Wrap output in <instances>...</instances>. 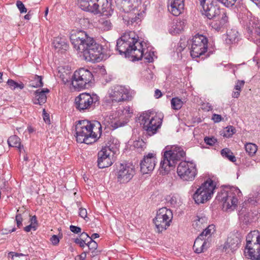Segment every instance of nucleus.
<instances>
[{
  "label": "nucleus",
  "mask_w": 260,
  "mask_h": 260,
  "mask_svg": "<svg viewBox=\"0 0 260 260\" xmlns=\"http://www.w3.org/2000/svg\"><path fill=\"white\" fill-rule=\"evenodd\" d=\"M86 257V252H84L81 253L80 255H77L75 259V260H85V258Z\"/></svg>",
  "instance_id": "bf43d9fd"
},
{
  "label": "nucleus",
  "mask_w": 260,
  "mask_h": 260,
  "mask_svg": "<svg viewBox=\"0 0 260 260\" xmlns=\"http://www.w3.org/2000/svg\"><path fill=\"white\" fill-rule=\"evenodd\" d=\"M238 32L236 29L228 30L225 41L228 44H233L238 41Z\"/></svg>",
  "instance_id": "7c9ffc66"
},
{
  "label": "nucleus",
  "mask_w": 260,
  "mask_h": 260,
  "mask_svg": "<svg viewBox=\"0 0 260 260\" xmlns=\"http://www.w3.org/2000/svg\"><path fill=\"white\" fill-rule=\"evenodd\" d=\"M154 96L157 99L161 97L162 96V93L160 90H159V89H156L155 90Z\"/></svg>",
  "instance_id": "0e129e2a"
},
{
  "label": "nucleus",
  "mask_w": 260,
  "mask_h": 260,
  "mask_svg": "<svg viewBox=\"0 0 260 260\" xmlns=\"http://www.w3.org/2000/svg\"><path fill=\"white\" fill-rule=\"evenodd\" d=\"M185 156V152L179 146H173L171 149L164 152L163 159L160 162V172L162 175L168 174L171 168L175 166L177 161Z\"/></svg>",
  "instance_id": "20e7f679"
},
{
  "label": "nucleus",
  "mask_w": 260,
  "mask_h": 260,
  "mask_svg": "<svg viewBox=\"0 0 260 260\" xmlns=\"http://www.w3.org/2000/svg\"><path fill=\"white\" fill-rule=\"evenodd\" d=\"M60 238H61V237H59L58 236L54 235L50 238V240L53 245H57L59 242Z\"/></svg>",
  "instance_id": "603ef678"
},
{
  "label": "nucleus",
  "mask_w": 260,
  "mask_h": 260,
  "mask_svg": "<svg viewBox=\"0 0 260 260\" xmlns=\"http://www.w3.org/2000/svg\"><path fill=\"white\" fill-rule=\"evenodd\" d=\"M184 0H168V9L173 15L178 16L184 10Z\"/></svg>",
  "instance_id": "412c9836"
},
{
  "label": "nucleus",
  "mask_w": 260,
  "mask_h": 260,
  "mask_svg": "<svg viewBox=\"0 0 260 260\" xmlns=\"http://www.w3.org/2000/svg\"><path fill=\"white\" fill-rule=\"evenodd\" d=\"M34 82L30 84V86L34 87H41L43 86L42 82V78L41 76L35 75L34 76Z\"/></svg>",
  "instance_id": "c03bdc74"
},
{
  "label": "nucleus",
  "mask_w": 260,
  "mask_h": 260,
  "mask_svg": "<svg viewBox=\"0 0 260 260\" xmlns=\"http://www.w3.org/2000/svg\"><path fill=\"white\" fill-rule=\"evenodd\" d=\"M177 173L181 179L192 181L197 174L196 166L191 161H181L178 166Z\"/></svg>",
  "instance_id": "4468645a"
},
{
  "label": "nucleus",
  "mask_w": 260,
  "mask_h": 260,
  "mask_svg": "<svg viewBox=\"0 0 260 260\" xmlns=\"http://www.w3.org/2000/svg\"><path fill=\"white\" fill-rule=\"evenodd\" d=\"M121 115L119 120L112 122L111 126L113 129L123 126L128 123L129 118L133 115L130 107L127 106L121 111Z\"/></svg>",
  "instance_id": "aec40b11"
},
{
  "label": "nucleus",
  "mask_w": 260,
  "mask_h": 260,
  "mask_svg": "<svg viewBox=\"0 0 260 260\" xmlns=\"http://www.w3.org/2000/svg\"><path fill=\"white\" fill-rule=\"evenodd\" d=\"M53 45L56 49L66 50L68 45L65 41V39L61 38H56L53 41Z\"/></svg>",
  "instance_id": "72a5a7b5"
},
{
  "label": "nucleus",
  "mask_w": 260,
  "mask_h": 260,
  "mask_svg": "<svg viewBox=\"0 0 260 260\" xmlns=\"http://www.w3.org/2000/svg\"><path fill=\"white\" fill-rule=\"evenodd\" d=\"M205 3L206 0L200 1V4L203 9V14L209 19L217 18L221 14L225 12L223 9H220L219 7L214 5L213 2L207 4H205Z\"/></svg>",
  "instance_id": "f3484780"
},
{
  "label": "nucleus",
  "mask_w": 260,
  "mask_h": 260,
  "mask_svg": "<svg viewBox=\"0 0 260 260\" xmlns=\"http://www.w3.org/2000/svg\"><path fill=\"white\" fill-rule=\"evenodd\" d=\"M99 27L104 31H108L111 29L112 27V23L110 20L106 18H102L99 21Z\"/></svg>",
  "instance_id": "c9c22d12"
},
{
  "label": "nucleus",
  "mask_w": 260,
  "mask_h": 260,
  "mask_svg": "<svg viewBox=\"0 0 260 260\" xmlns=\"http://www.w3.org/2000/svg\"><path fill=\"white\" fill-rule=\"evenodd\" d=\"M30 224H33L34 225H36L37 226L38 222L37 220V217L35 215L32 216L30 219Z\"/></svg>",
  "instance_id": "680f3d73"
},
{
  "label": "nucleus",
  "mask_w": 260,
  "mask_h": 260,
  "mask_svg": "<svg viewBox=\"0 0 260 260\" xmlns=\"http://www.w3.org/2000/svg\"><path fill=\"white\" fill-rule=\"evenodd\" d=\"M212 19L210 25L213 29L218 31L225 27L228 22V17L225 12Z\"/></svg>",
  "instance_id": "393cba45"
},
{
  "label": "nucleus",
  "mask_w": 260,
  "mask_h": 260,
  "mask_svg": "<svg viewBox=\"0 0 260 260\" xmlns=\"http://www.w3.org/2000/svg\"><path fill=\"white\" fill-rule=\"evenodd\" d=\"M135 174L134 167L129 164L121 163L117 168L116 177L120 184L128 182Z\"/></svg>",
  "instance_id": "dca6fc26"
},
{
  "label": "nucleus",
  "mask_w": 260,
  "mask_h": 260,
  "mask_svg": "<svg viewBox=\"0 0 260 260\" xmlns=\"http://www.w3.org/2000/svg\"><path fill=\"white\" fill-rule=\"evenodd\" d=\"M8 143L9 146L18 148L21 151L20 139L17 136L10 137L8 139Z\"/></svg>",
  "instance_id": "f704fd0d"
},
{
  "label": "nucleus",
  "mask_w": 260,
  "mask_h": 260,
  "mask_svg": "<svg viewBox=\"0 0 260 260\" xmlns=\"http://www.w3.org/2000/svg\"><path fill=\"white\" fill-rule=\"evenodd\" d=\"M224 6L230 8L233 6L237 0H217Z\"/></svg>",
  "instance_id": "49530a36"
},
{
  "label": "nucleus",
  "mask_w": 260,
  "mask_h": 260,
  "mask_svg": "<svg viewBox=\"0 0 260 260\" xmlns=\"http://www.w3.org/2000/svg\"><path fill=\"white\" fill-rule=\"evenodd\" d=\"M49 90L48 88H43L38 89L35 92V96L33 100L34 104H39L41 105L44 104L47 100L46 93H49Z\"/></svg>",
  "instance_id": "a878e982"
},
{
  "label": "nucleus",
  "mask_w": 260,
  "mask_h": 260,
  "mask_svg": "<svg viewBox=\"0 0 260 260\" xmlns=\"http://www.w3.org/2000/svg\"><path fill=\"white\" fill-rule=\"evenodd\" d=\"M260 235L258 231H254L249 233L246 237V245H251L252 243H255L259 241Z\"/></svg>",
  "instance_id": "473e14b6"
},
{
  "label": "nucleus",
  "mask_w": 260,
  "mask_h": 260,
  "mask_svg": "<svg viewBox=\"0 0 260 260\" xmlns=\"http://www.w3.org/2000/svg\"><path fill=\"white\" fill-rule=\"evenodd\" d=\"M100 237L99 235L97 233H94L93 234H92L91 237H90V239L91 238H92V239H95V238H99Z\"/></svg>",
  "instance_id": "338daca9"
},
{
  "label": "nucleus",
  "mask_w": 260,
  "mask_h": 260,
  "mask_svg": "<svg viewBox=\"0 0 260 260\" xmlns=\"http://www.w3.org/2000/svg\"><path fill=\"white\" fill-rule=\"evenodd\" d=\"M134 146L138 151H141L144 150L146 147L145 142L142 139H139L134 142Z\"/></svg>",
  "instance_id": "37998d69"
},
{
  "label": "nucleus",
  "mask_w": 260,
  "mask_h": 260,
  "mask_svg": "<svg viewBox=\"0 0 260 260\" xmlns=\"http://www.w3.org/2000/svg\"><path fill=\"white\" fill-rule=\"evenodd\" d=\"M99 100L96 94L81 93L75 98L76 108L80 112L93 109L99 104Z\"/></svg>",
  "instance_id": "1a4fd4ad"
},
{
  "label": "nucleus",
  "mask_w": 260,
  "mask_h": 260,
  "mask_svg": "<svg viewBox=\"0 0 260 260\" xmlns=\"http://www.w3.org/2000/svg\"><path fill=\"white\" fill-rule=\"evenodd\" d=\"M75 243L79 244L81 247H84L87 243H85V241L81 238H76L74 241Z\"/></svg>",
  "instance_id": "5fc2aeb1"
},
{
  "label": "nucleus",
  "mask_w": 260,
  "mask_h": 260,
  "mask_svg": "<svg viewBox=\"0 0 260 260\" xmlns=\"http://www.w3.org/2000/svg\"><path fill=\"white\" fill-rule=\"evenodd\" d=\"M90 133L91 144L95 142L102 134V127L98 121H89Z\"/></svg>",
  "instance_id": "5701e85b"
},
{
  "label": "nucleus",
  "mask_w": 260,
  "mask_h": 260,
  "mask_svg": "<svg viewBox=\"0 0 260 260\" xmlns=\"http://www.w3.org/2000/svg\"><path fill=\"white\" fill-rule=\"evenodd\" d=\"M8 85L11 89L14 90L17 88L22 89L24 88V84L23 83H18L12 79H9L7 82Z\"/></svg>",
  "instance_id": "79ce46f5"
},
{
  "label": "nucleus",
  "mask_w": 260,
  "mask_h": 260,
  "mask_svg": "<svg viewBox=\"0 0 260 260\" xmlns=\"http://www.w3.org/2000/svg\"><path fill=\"white\" fill-rule=\"evenodd\" d=\"M16 6L20 13H26L27 12V9L22 2L18 1L16 2Z\"/></svg>",
  "instance_id": "09e8293b"
},
{
  "label": "nucleus",
  "mask_w": 260,
  "mask_h": 260,
  "mask_svg": "<svg viewBox=\"0 0 260 260\" xmlns=\"http://www.w3.org/2000/svg\"><path fill=\"white\" fill-rule=\"evenodd\" d=\"M70 40L78 53L83 54L87 61H99L103 54L102 46L96 43L92 37L83 30H72Z\"/></svg>",
  "instance_id": "f03ea898"
},
{
  "label": "nucleus",
  "mask_w": 260,
  "mask_h": 260,
  "mask_svg": "<svg viewBox=\"0 0 260 260\" xmlns=\"http://www.w3.org/2000/svg\"><path fill=\"white\" fill-rule=\"evenodd\" d=\"M209 242L204 239V235L200 234L194 241L193 249L197 253H201L209 246Z\"/></svg>",
  "instance_id": "b1692460"
},
{
  "label": "nucleus",
  "mask_w": 260,
  "mask_h": 260,
  "mask_svg": "<svg viewBox=\"0 0 260 260\" xmlns=\"http://www.w3.org/2000/svg\"><path fill=\"white\" fill-rule=\"evenodd\" d=\"M89 121L79 120L75 126L76 140L78 143L91 144L90 133Z\"/></svg>",
  "instance_id": "ddd939ff"
},
{
  "label": "nucleus",
  "mask_w": 260,
  "mask_h": 260,
  "mask_svg": "<svg viewBox=\"0 0 260 260\" xmlns=\"http://www.w3.org/2000/svg\"><path fill=\"white\" fill-rule=\"evenodd\" d=\"M215 231V225L211 224L208 225L200 234H203L204 239H206L208 242H209V239Z\"/></svg>",
  "instance_id": "4c0bfd02"
},
{
  "label": "nucleus",
  "mask_w": 260,
  "mask_h": 260,
  "mask_svg": "<svg viewBox=\"0 0 260 260\" xmlns=\"http://www.w3.org/2000/svg\"><path fill=\"white\" fill-rule=\"evenodd\" d=\"M86 245L88 246L90 250H96L98 247V244L93 239H92V238H91L90 241L86 244Z\"/></svg>",
  "instance_id": "de8ad7c7"
},
{
  "label": "nucleus",
  "mask_w": 260,
  "mask_h": 260,
  "mask_svg": "<svg viewBox=\"0 0 260 260\" xmlns=\"http://www.w3.org/2000/svg\"><path fill=\"white\" fill-rule=\"evenodd\" d=\"M79 7L83 10L98 14V0H79Z\"/></svg>",
  "instance_id": "4be33fe9"
},
{
  "label": "nucleus",
  "mask_w": 260,
  "mask_h": 260,
  "mask_svg": "<svg viewBox=\"0 0 260 260\" xmlns=\"http://www.w3.org/2000/svg\"><path fill=\"white\" fill-rule=\"evenodd\" d=\"M91 257H94L95 256V255H98V251H95V250H93L91 251Z\"/></svg>",
  "instance_id": "774afa93"
},
{
  "label": "nucleus",
  "mask_w": 260,
  "mask_h": 260,
  "mask_svg": "<svg viewBox=\"0 0 260 260\" xmlns=\"http://www.w3.org/2000/svg\"><path fill=\"white\" fill-rule=\"evenodd\" d=\"M185 24V22L181 19L174 21L170 24L169 31L172 35L179 34L184 29Z\"/></svg>",
  "instance_id": "bb28decb"
},
{
  "label": "nucleus",
  "mask_w": 260,
  "mask_h": 260,
  "mask_svg": "<svg viewBox=\"0 0 260 260\" xmlns=\"http://www.w3.org/2000/svg\"><path fill=\"white\" fill-rule=\"evenodd\" d=\"M171 104L173 109L178 110L181 108L183 102L178 98H173L171 101Z\"/></svg>",
  "instance_id": "a19ab883"
},
{
  "label": "nucleus",
  "mask_w": 260,
  "mask_h": 260,
  "mask_svg": "<svg viewBox=\"0 0 260 260\" xmlns=\"http://www.w3.org/2000/svg\"><path fill=\"white\" fill-rule=\"evenodd\" d=\"M208 219L205 216H197L196 219L193 221L192 225L195 229L200 231L206 225Z\"/></svg>",
  "instance_id": "2f4dec72"
},
{
  "label": "nucleus",
  "mask_w": 260,
  "mask_h": 260,
  "mask_svg": "<svg viewBox=\"0 0 260 260\" xmlns=\"http://www.w3.org/2000/svg\"><path fill=\"white\" fill-rule=\"evenodd\" d=\"M222 119L221 116L218 114H214L213 115L212 119L215 122H218L221 121Z\"/></svg>",
  "instance_id": "052dcab7"
},
{
  "label": "nucleus",
  "mask_w": 260,
  "mask_h": 260,
  "mask_svg": "<svg viewBox=\"0 0 260 260\" xmlns=\"http://www.w3.org/2000/svg\"><path fill=\"white\" fill-rule=\"evenodd\" d=\"M99 10L98 14L104 13L106 12V15H111L113 12V10L111 7V5L109 4L107 0H98Z\"/></svg>",
  "instance_id": "c85d7f7f"
},
{
  "label": "nucleus",
  "mask_w": 260,
  "mask_h": 260,
  "mask_svg": "<svg viewBox=\"0 0 260 260\" xmlns=\"http://www.w3.org/2000/svg\"><path fill=\"white\" fill-rule=\"evenodd\" d=\"M242 196L240 189L235 186L227 187L218 194V200L223 203V208L225 210H233L238 204L239 198Z\"/></svg>",
  "instance_id": "423d86ee"
},
{
  "label": "nucleus",
  "mask_w": 260,
  "mask_h": 260,
  "mask_svg": "<svg viewBox=\"0 0 260 260\" xmlns=\"http://www.w3.org/2000/svg\"><path fill=\"white\" fill-rule=\"evenodd\" d=\"M81 239H82L83 240V239H86V238H90L88 236V235L85 233V232H83L81 234Z\"/></svg>",
  "instance_id": "69168bd1"
},
{
  "label": "nucleus",
  "mask_w": 260,
  "mask_h": 260,
  "mask_svg": "<svg viewBox=\"0 0 260 260\" xmlns=\"http://www.w3.org/2000/svg\"><path fill=\"white\" fill-rule=\"evenodd\" d=\"M215 185L213 180L209 179L202 184L193 195V199L197 204H203L211 198Z\"/></svg>",
  "instance_id": "9d476101"
},
{
  "label": "nucleus",
  "mask_w": 260,
  "mask_h": 260,
  "mask_svg": "<svg viewBox=\"0 0 260 260\" xmlns=\"http://www.w3.org/2000/svg\"><path fill=\"white\" fill-rule=\"evenodd\" d=\"M245 82L243 80H238L234 87V90L241 91L244 86Z\"/></svg>",
  "instance_id": "3c124183"
},
{
  "label": "nucleus",
  "mask_w": 260,
  "mask_h": 260,
  "mask_svg": "<svg viewBox=\"0 0 260 260\" xmlns=\"http://www.w3.org/2000/svg\"><path fill=\"white\" fill-rule=\"evenodd\" d=\"M116 46L120 54L131 58L133 61L141 60L143 56L148 62L153 61L152 55L154 53H144L142 42L139 40V37L133 31L124 33L117 40Z\"/></svg>",
  "instance_id": "f257e3e1"
},
{
  "label": "nucleus",
  "mask_w": 260,
  "mask_h": 260,
  "mask_svg": "<svg viewBox=\"0 0 260 260\" xmlns=\"http://www.w3.org/2000/svg\"><path fill=\"white\" fill-rule=\"evenodd\" d=\"M162 118L155 115L151 116V113H143L139 117L140 122L149 136L156 133L162 123Z\"/></svg>",
  "instance_id": "6e6552de"
},
{
  "label": "nucleus",
  "mask_w": 260,
  "mask_h": 260,
  "mask_svg": "<svg viewBox=\"0 0 260 260\" xmlns=\"http://www.w3.org/2000/svg\"><path fill=\"white\" fill-rule=\"evenodd\" d=\"M204 141L207 145L213 146L217 142V140L214 137L209 138L206 137L204 138Z\"/></svg>",
  "instance_id": "8fccbe9b"
},
{
  "label": "nucleus",
  "mask_w": 260,
  "mask_h": 260,
  "mask_svg": "<svg viewBox=\"0 0 260 260\" xmlns=\"http://www.w3.org/2000/svg\"><path fill=\"white\" fill-rule=\"evenodd\" d=\"M70 230L74 233L78 234L81 232V229L78 226L75 225H71L70 227Z\"/></svg>",
  "instance_id": "4d7b16f0"
},
{
  "label": "nucleus",
  "mask_w": 260,
  "mask_h": 260,
  "mask_svg": "<svg viewBox=\"0 0 260 260\" xmlns=\"http://www.w3.org/2000/svg\"><path fill=\"white\" fill-rule=\"evenodd\" d=\"M15 220L18 228H20L22 226V218L21 215L19 214L16 215Z\"/></svg>",
  "instance_id": "864d4df0"
},
{
  "label": "nucleus",
  "mask_w": 260,
  "mask_h": 260,
  "mask_svg": "<svg viewBox=\"0 0 260 260\" xmlns=\"http://www.w3.org/2000/svg\"><path fill=\"white\" fill-rule=\"evenodd\" d=\"M241 91L234 90L232 93V97L234 98H238L240 94Z\"/></svg>",
  "instance_id": "e2e57ef3"
},
{
  "label": "nucleus",
  "mask_w": 260,
  "mask_h": 260,
  "mask_svg": "<svg viewBox=\"0 0 260 260\" xmlns=\"http://www.w3.org/2000/svg\"><path fill=\"white\" fill-rule=\"evenodd\" d=\"M109 101L112 103L120 102L129 100L131 95L129 91L125 87L121 85H114L111 87L108 91Z\"/></svg>",
  "instance_id": "2eb2a0df"
},
{
  "label": "nucleus",
  "mask_w": 260,
  "mask_h": 260,
  "mask_svg": "<svg viewBox=\"0 0 260 260\" xmlns=\"http://www.w3.org/2000/svg\"><path fill=\"white\" fill-rule=\"evenodd\" d=\"M173 218V213L170 209L166 207L159 209L156 213L153 222L158 232L166 230Z\"/></svg>",
  "instance_id": "f8f14e48"
},
{
  "label": "nucleus",
  "mask_w": 260,
  "mask_h": 260,
  "mask_svg": "<svg viewBox=\"0 0 260 260\" xmlns=\"http://www.w3.org/2000/svg\"><path fill=\"white\" fill-rule=\"evenodd\" d=\"M253 215L252 213L247 211L246 208H242L239 213V218L240 220L245 224L251 222L253 220Z\"/></svg>",
  "instance_id": "c756f323"
},
{
  "label": "nucleus",
  "mask_w": 260,
  "mask_h": 260,
  "mask_svg": "<svg viewBox=\"0 0 260 260\" xmlns=\"http://www.w3.org/2000/svg\"><path fill=\"white\" fill-rule=\"evenodd\" d=\"M93 80V76L90 71L84 68L76 70L72 78V85L77 90L88 88Z\"/></svg>",
  "instance_id": "0eeeda50"
},
{
  "label": "nucleus",
  "mask_w": 260,
  "mask_h": 260,
  "mask_svg": "<svg viewBox=\"0 0 260 260\" xmlns=\"http://www.w3.org/2000/svg\"><path fill=\"white\" fill-rule=\"evenodd\" d=\"M246 152L250 156H253L257 150V146L252 143H248L245 145Z\"/></svg>",
  "instance_id": "ea45409f"
},
{
  "label": "nucleus",
  "mask_w": 260,
  "mask_h": 260,
  "mask_svg": "<svg viewBox=\"0 0 260 260\" xmlns=\"http://www.w3.org/2000/svg\"><path fill=\"white\" fill-rule=\"evenodd\" d=\"M168 204L174 208L178 207L180 205V200L178 196H169L166 198Z\"/></svg>",
  "instance_id": "e433bc0d"
},
{
  "label": "nucleus",
  "mask_w": 260,
  "mask_h": 260,
  "mask_svg": "<svg viewBox=\"0 0 260 260\" xmlns=\"http://www.w3.org/2000/svg\"><path fill=\"white\" fill-rule=\"evenodd\" d=\"M241 236L238 234H231L225 243L222 250L226 252H233L237 249L241 243Z\"/></svg>",
  "instance_id": "6ab92c4d"
},
{
  "label": "nucleus",
  "mask_w": 260,
  "mask_h": 260,
  "mask_svg": "<svg viewBox=\"0 0 260 260\" xmlns=\"http://www.w3.org/2000/svg\"><path fill=\"white\" fill-rule=\"evenodd\" d=\"M221 154L225 158H228L232 162L236 161L235 156L233 155V153L229 148H224L221 151Z\"/></svg>",
  "instance_id": "58836bf2"
},
{
  "label": "nucleus",
  "mask_w": 260,
  "mask_h": 260,
  "mask_svg": "<svg viewBox=\"0 0 260 260\" xmlns=\"http://www.w3.org/2000/svg\"><path fill=\"white\" fill-rule=\"evenodd\" d=\"M247 29L250 34H254L260 37V22L258 20L251 18L247 24Z\"/></svg>",
  "instance_id": "cd10ccee"
},
{
  "label": "nucleus",
  "mask_w": 260,
  "mask_h": 260,
  "mask_svg": "<svg viewBox=\"0 0 260 260\" xmlns=\"http://www.w3.org/2000/svg\"><path fill=\"white\" fill-rule=\"evenodd\" d=\"M189 44L191 45L190 55L192 58L200 57L207 50L208 39L202 35H195Z\"/></svg>",
  "instance_id": "9b49d317"
},
{
  "label": "nucleus",
  "mask_w": 260,
  "mask_h": 260,
  "mask_svg": "<svg viewBox=\"0 0 260 260\" xmlns=\"http://www.w3.org/2000/svg\"><path fill=\"white\" fill-rule=\"evenodd\" d=\"M119 147L117 139L111 138L106 146L98 152V166L100 168L108 167L113 164V154Z\"/></svg>",
  "instance_id": "39448f33"
},
{
  "label": "nucleus",
  "mask_w": 260,
  "mask_h": 260,
  "mask_svg": "<svg viewBox=\"0 0 260 260\" xmlns=\"http://www.w3.org/2000/svg\"><path fill=\"white\" fill-rule=\"evenodd\" d=\"M79 214L80 217L85 219L86 217H87V215L86 209L85 208H80L79 209Z\"/></svg>",
  "instance_id": "6e6d98bb"
},
{
  "label": "nucleus",
  "mask_w": 260,
  "mask_h": 260,
  "mask_svg": "<svg viewBox=\"0 0 260 260\" xmlns=\"http://www.w3.org/2000/svg\"><path fill=\"white\" fill-rule=\"evenodd\" d=\"M235 132V128L233 126H227L223 132V136L225 137H231Z\"/></svg>",
  "instance_id": "a18cd8bd"
},
{
  "label": "nucleus",
  "mask_w": 260,
  "mask_h": 260,
  "mask_svg": "<svg viewBox=\"0 0 260 260\" xmlns=\"http://www.w3.org/2000/svg\"><path fill=\"white\" fill-rule=\"evenodd\" d=\"M124 11L127 13L123 17L127 26H135L141 20L146 10V5L142 4V0H122Z\"/></svg>",
  "instance_id": "7ed1b4c3"
},
{
  "label": "nucleus",
  "mask_w": 260,
  "mask_h": 260,
  "mask_svg": "<svg viewBox=\"0 0 260 260\" xmlns=\"http://www.w3.org/2000/svg\"><path fill=\"white\" fill-rule=\"evenodd\" d=\"M37 229V226L36 225H34L33 224H30L29 225L25 226L24 229V231L26 232H30L31 230L34 231H36Z\"/></svg>",
  "instance_id": "13d9d810"
},
{
  "label": "nucleus",
  "mask_w": 260,
  "mask_h": 260,
  "mask_svg": "<svg viewBox=\"0 0 260 260\" xmlns=\"http://www.w3.org/2000/svg\"><path fill=\"white\" fill-rule=\"evenodd\" d=\"M156 154L149 153L144 156L143 160L140 162V170L143 174H148L152 172L156 165Z\"/></svg>",
  "instance_id": "a211bd4d"
}]
</instances>
